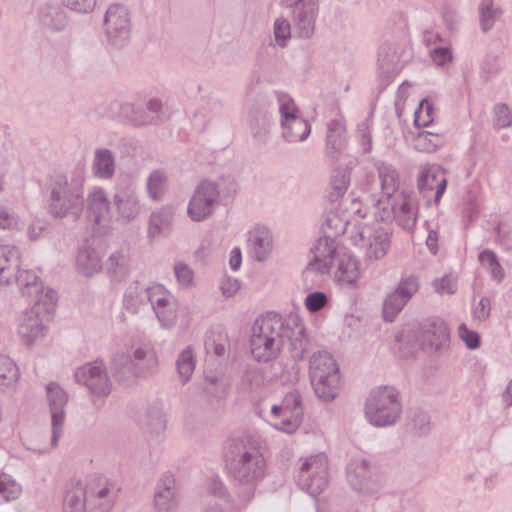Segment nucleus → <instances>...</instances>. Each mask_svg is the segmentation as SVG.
Segmentation results:
<instances>
[{"mask_svg": "<svg viewBox=\"0 0 512 512\" xmlns=\"http://www.w3.org/2000/svg\"><path fill=\"white\" fill-rule=\"evenodd\" d=\"M288 341L293 357L302 360L308 352V339L304 325L296 314L282 317L276 313H267L255 320L250 336V352L258 362L275 359Z\"/></svg>", "mask_w": 512, "mask_h": 512, "instance_id": "obj_1", "label": "nucleus"}, {"mask_svg": "<svg viewBox=\"0 0 512 512\" xmlns=\"http://www.w3.org/2000/svg\"><path fill=\"white\" fill-rule=\"evenodd\" d=\"M225 460L229 474L237 486L238 497L243 503L250 502L266 472V460L259 440L251 435L229 439Z\"/></svg>", "mask_w": 512, "mask_h": 512, "instance_id": "obj_2", "label": "nucleus"}, {"mask_svg": "<svg viewBox=\"0 0 512 512\" xmlns=\"http://www.w3.org/2000/svg\"><path fill=\"white\" fill-rule=\"evenodd\" d=\"M84 170L70 176L55 174L49 184L48 212L54 218L77 221L84 209Z\"/></svg>", "mask_w": 512, "mask_h": 512, "instance_id": "obj_3", "label": "nucleus"}, {"mask_svg": "<svg viewBox=\"0 0 512 512\" xmlns=\"http://www.w3.org/2000/svg\"><path fill=\"white\" fill-rule=\"evenodd\" d=\"M237 193V183L232 176H220L216 180H203L194 189L187 215L193 222L209 219L221 204L231 202Z\"/></svg>", "mask_w": 512, "mask_h": 512, "instance_id": "obj_4", "label": "nucleus"}, {"mask_svg": "<svg viewBox=\"0 0 512 512\" xmlns=\"http://www.w3.org/2000/svg\"><path fill=\"white\" fill-rule=\"evenodd\" d=\"M111 372L119 381L148 378L157 373L159 359L150 345L132 347L126 352L116 353L111 360Z\"/></svg>", "mask_w": 512, "mask_h": 512, "instance_id": "obj_5", "label": "nucleus"}, {"mask_svg": "<svg viewBox=\"0 0 512 512\" xmlns=\"http://www.w3.org/2000/svg\"><path fill=\"white\" fill-rule=\"evenodd\" d=\"M364 413L374 427L395 425L402 415L399 392L391 386L374 388L366 398Z\"/></svg>", "mask_w": 512, "mask_h": 512, "instance_id": "obj_6", "label": "nucleus"}, {"mask_svg": "<svg viewBox=\"0 0 512 512\" xmlns=\"http://www.w3.org/2000/svg\"><path fill=\"white\" fill-rule=\"evenodd\" d=\"M309 377L315 394L323 401L330 402L339 391L340 375L333 357L325 351L312 354L309 359Z\"/></svg>", "mask_w": 512, "mask_h": 512, "instance_id": "obj_7", "label": "nucleus"}, {"mask_svg": "<svg viewBox=\"0 0 512 512\" xmlns=\"http://www.w3.org/2000/svg\"><path fill=\"white\" fill-rule=\"evenodd\" d=\"M377 221L396 223L405 230H412L418 218V204L415 196L402 190L394 198L379 199L374 206Z\"/></svg>", "mask_w": 512, "mask_h": 512, "instance_id": "obj_8", "label": "nucleus"}, {"mask_svg": "<svg viewBox=\"0 0 512 512\" xmlns=\"http://www.w3.org/2000/svg\"><path fill=\"white\" fill-rule=\"evenodd\" d=\"M349 234L352 243L364 250V259L366 261H379L390 250L391 237L382 226L355 222Z\"/></svg>", "mask_w": 512, "mask_h": 512, "instance_id": "obj_9", "label": "nucleus"}, {"mask_svg": "<svg viewBox=\"0 0 512 512\" xmlns=\"http://www.w3.org/2000/svg\"><path fill=\"white\" fill-rule=\"evenodd\" d=\"M258 414L277 430L289 434L295 432L303 419V407L299 392H288L280 404L271 405L268 413L261 409Z\"/></svg>", "mask_w": 512, "mask_h": 512, "instance_id": "obj_10", "label": "nucleus"}, {"mask_svg": "<svg viewBox=\"0 0 512 512\" xmlns=\"http://www.w3.org/2000/svg\"><path fill=\"white\" fill-rule=\"evenodd\" d=\"M274 96L280 114L283 139L289 143L304 141L311 133L309 122L299 114L294 100L288 94L275 92Z\"/></svg>", "mask_w": 512, "mask_h": 512, "instance_id": "obj_11", "label": "nucleus"}, {"mask_svg": "<svg viewBox=\"0 0 512 512\" xmlns=\"http://www.w3.org/2000/svg\"><path fill=\"white\" fill-rule=\"evenodd\" d=\"M317 258L309 262L307 271H315L320 274L333 273L335 281L343 286L352 287L360 278L359 261L342 247H336V251L331 254L326 262V269H320Z\"/></svg>", "mask_w": 512, "mask_h": 512, "instance_id": "obj_12", "label": "nucleus"}, {"mask_svg": "<svg viewBox=\"0 0 512 512\" xmlns=\"http://www.w3.org/2000/svg\"><path fill=\"white\" fill-rule=\"evenodd\" d=\"M350 221L339 214L337 211H329L326 213L324 221L321 225L323 237H320L314 247L312 253L317 258L315 265H320V269H326L327 259L339 247L336 238L344 234L350 226Z\"/></svg>", "mask_w": 512, "mask_h": 512, "instance_id": "obj_13", "label": "nucleus"}, {"mask_svg": "<svg viewBox=\"0 0 512 512\" xmlns=\"http://www.w3.org/2000/svg\"><path fill=\"white\" fill-rule=\"evenodd\" d=\"M46 400L51 415V443L50 448L34 449L28 448L38 455H44L58 445L59 439L64 433V425L66 420L65 408L68 404V393L60 386L59 383L51 381L45 386Z\"/></svg>", "mask_w": 512, "mask_h": 512, "instance_id": "obj_14", "label": "nucleus"}, {"mask_svg": "<svg viewBox=\"0 0 512 512\" xmlns=\"http://www.w3.org/2000/svg\"><path fill=\"white\" fill-rule=\"evenodd\" d=\"M298 484L311 496L321 494L328 485V460L324 454L301 459Z\"/></svg>", "mask_w": 512, "mask_h": 512, "instance_id": "obj_15", "label": "nucleus"}, {"mask_svg": "<svg viewBox=\"0 0 512 512\" xmlns=\"http://www.w3.org/2000/svg\"><path fill=\"white\" fill-rule=\"evenodd\" d=\"M88 512H109L118 497L119 488L104 476L92 475L84 480Z\"/></svg>", "mask_w": 512, "mask_h": 512, "instance_id": "obj_16", "label": "nucleus"}, {"mask_svg": "<svg viewBox=\"0 0 512 512\" xmlns=\"http://www.w3.org/2000/svg\"><path fill=\"white\" fill-rule=\"evenodd\" d=\"M14 283L17 284L22 296L34 305H42L47 312L55 306L56 292L53 289L44 292L43 283L34 271L20 268L15 273Z\"/></svg>", "mask_w": 512, "mask_h": 512, "instance_id": "obj_17", "label": "nucleus"}, {"mask_svg": "<svg viewBox=\"0 0 512 512\" xmlns=\"http://www.w3.org/2000/svg\"><path fill=\"white\" fill-rule=\"evenodd\" d=\"M104 27L109 43L117 48L124 47L131 34V19L127 7L119 3L110 5L105 13Z\"/></svg>", "mask_w": 512, "mask_h": 512, "instance_id": "obj_18", "label": "nucleus"}, {"mask_svg": "<svg viewBox=\"0 0 512 512\" xmlns=\"http://www.w3.org/2000/svg\"><path fill=\"white\" fill-rule=\"evenodd\" d=\"M114 218L121 223L136 220L143 211V203L134 184L119 185L113 195Z\"/></svg>", "mask_w": 512, "mask_h": 512, "instance_id": "obj_19", "label": "nucleus"}, {"mask_svg": "<svg viewBox=\"0 0 512 512\" xmlns=\"http://www.w3.org/2000/svg\"><path fill=\"white\" fill-rule=\"evenodd\" d=\"M347 479L360 494L374 495L380 490L378 476L371 464L360 457L353 458L347 466Z\"/></svg>", "mask_w": 512, "mask_h": 512, "instance_id": "obj_20", "label": "nucleus"}, {"mask_svg": "<svg viewBox=\"0 0 512 512\" xmlns=\"http://www.w3.org/2000/svg\"><path fill=\"white\" fill-rule=\"evenodd\" d=\"M419 290V280L414 275L401 277L393 291L387 294L383 303V317L392 322L397 314Z\"/></svg>", "mask_w": 512, "mask_h": 512, "instance_id": "obj_21", "label": "nucleus"}, {"mask_svg": "<svg viewBox=\"0 0 512 512\" xmlns=\"http://www.w3.org/2000/svg\"><path fill=\"white\" fill-rule=\"evenodd\" d=\"M41 306L32 307L19 318L17 333L22 343L32 347L41 343L48 334L45 316L41 314Z\"/></svg>", "mask_w": 512, "mask_h": 512, "instance_id": "obj_22", "label": "nucleus"}, {"mask_svg": "<svg viewBox=\"0 0 512 512\" xmlns=\"http://www.w3.org/2000/svg\"><path fill=\"white\" fill-rule=\"evenodd\" d=\"M272 96L258 94L255 103L248 110V129L254 140L265 142L273 124L272 114L268 111Z\"/></svg>", "mask_w": 512, "mask_h": 512, "instance_id": "obj_23", "label": "nucleus"}, {"mask_svg": "<svg viewBox=\"0 0 512 512\" xmlns=\"http://www.w3.org/2000/svg\"><path fill=\"white\" fill-rule=\"evenodd\" d=\"M75 380L95 396L105 397L111 392V381L102 362L95 361L77 368Z\"/></svg>", "mask_w": 512, "mask_h": 512, "instance_id": "obj_24", "label": "nucleus"}, {"mask_svg": "<svg viewBox=\"0 0 512 512\" xmlns=\"http://www.w3.org/2000/svg\"><path fill=\"white\" fill-rule=\"evenodd\" d=\"M87 216L99 227H108L114 219V211L107 193L102 187H92L86 197Z\"/></svg>", "mask_w": 512, "mask_h": 512, "instance_id": "obj_25", "label": "nucleus"}, {"mask_svg": "<svg viewBox=\"0 0 512 512\" xmlns=\"http://www.w3.org/2000/svg\"><path fill=\"white\" fill-rule=\"evenodd\" d=\"M292 10L293 33L298 38L308 39L315 31L319 13V0H311L289 7Z\"/></svg>", "mask_w": 512, "mask_h": 512, "instance_id": "obj_26", "label": "nucleus"}, {"mask_svg": "<svg viewBox=\"0 0 512 512\" xmlns=\"http://www.w3.org/2000/svg\"><path fill=\"white\" fill-rule=\"evenodd\" d=\"M416 342L422 349L438 351L449 340V331L446 323L441 319H431L421 324L417 331Z\"/></svg>", "mask_w": 512, "mask_h": 512, "instance_id": "obj_27", "label": "nucleus"}, {"mask_svg": "<svg viewBox=\"0 0 512 512\" xmlns=\"http://www.w3.org/2000/svg\"><path fill=\"white\" fill-rule=\"evenodd\" d=\"M417 186L424 197H429L434 192V202L438 204L447 187V179L444 170L435 164L421 167L417 178Z\"/></svg>", "mask_w": 512, "mask_h": 512, "instance_id": "obj_28", "label": "nucleus"}, {"mask_svg": "<svg viewBox=\"0 0 512 512\" xmlns=\"http://www.w3.org/2000/svg\"><path fill=\"white\" fill-rule=\"evenodd\" d=\"M162 110L160 99L151 98L145 106L125 103L121 106V114L135 125H146L156 121Z\"/></svg>", "mask_w": 512, "mask_h": 512, "instance_id": "obj_29", "label": "nucleus"}, {"mask_svg": "<svg viewBox=\"0 0 512 512\" xmlns=\"http://www.w3.org/2000/svg\"><path fill=\"white\" fill-rule=\"evenodd\" d=\"M251 255L258 262H265L272 254L274 243L272 232L265 226H256L248 236Z\"/></svg>", "mask_w": 512, "mask_h": 512, "instance_id": "obj_30", "label": "nucleus"}, {"mask_svg": "<svg viewBox=\"0 0 512 512\" xmlns=\"http://www.w3.org/2000/svg\"><path fill=\"white\" fill-rule=\"evenodd\" d=\"M22 257L18 247L14 245L0 246V286L14 283L15 273L21 267Z\"/></svg>", "mask_w": 512, "mask_h": 512, "instance_id": "obj_31", "label": "nucleus"}, {"mask_svg": "<svg viewBox=\"0 0 512 512\" xmlns=\"http://www.w3.org/2000/svg\"><path fill=\"white\" fill-rule=\"evenodd\" d=\"M151 285L145 286L138 281L128 285L123 294V308L130 314L144 311L150 302Z\"/></svg>", "mask_w": 512, "mask_h": 512, "instance_id": "obj_32", "label": "nucleus"}, {"mask_svg": "<svg viewBox=\"0 0 512 512\" xmlns=\"http://www.w3.org/2000/svg\"><path fill=\"white\" fill-rule=\"evenodd\" d=\"M154 504L156 512H175L177 509L176 481L172 475H165L158 482Z\"/></svg>", "mask_w": 512, "mask_h": 512, "instance_id": "obj_33", "label": "nucleus"}, {"mask_svg": "<svg viewBox=\"0 0 512 512\" xmlns=\"http://www.w3.org/2000/svg\"><path fill=\"white\" fill-rule=\"evenodd\" d=\"M115 153L105 147H97L93 152L91 171L94 177L101 180H111L116 173Z\"/></svg>", "mask_w": 512, "mask_h": 512, "instance_id": "obj_34", "label": "nucleus"}, {"mask_svg": "<svg viewBox=\"0 0 512 512\" xmlns=\"http://www.w3.org/2000/svg\"><path fill=\"white\" fill-rule=\"evenodd\" d=\"M37 19L43 28L50 31H62L68 23L65 11L56 3L42 4L38 8Z\"/></svg>", "mask_w": 512, "mask_h": 512, "instance_id": "obj_35", "label": "nucleus"}, {"mask_svg": "<svg viewBox=\"0 0 512 512\" xmlns=\"http://www.w3.org/2000/svg\"><path fill=\"white\" fill-rule=\"evenodd\" d=\"M84 480H71L63 501L64 512H88Z\"/></svg>", "mask_w": 512, "mask_h": 512, "instance_id": "obj_36", "label": "nucleus"}, {"mask_svg": "<svg viewBox=\"0 0 512 512\" xmlns=\"http://www.w3.org/2000/svg\"><path fill=\"white\" fill-rule=\"evenodd\" d=\"M104 268L113 281L123 280L130 272L131 261L127 249L112 252L107 258Z\"/></svg>", "mask_w": 512, "mask_h": 512, "instance_id": "obj_37", "label": "nucleus"}, {"mask_svg": "<svg viewBox=\"0 0 512 512\" xmlns=\"http://www.w3.org/2000/svg\"><path fill=\"white\" fill-rule=\"evenodd\" d=\"M76 267L84 276L92 277L102 270V257L95 248L91 246H83L78 251Z\"/></svg>", "mask_w": 512, "mask_h": 512, "instance_id": "obj_38", "label": "nucleus"}, {"mask_svg": "<svg viewBox=\"0 0 512 512\" xmlns=\"http://www.w3.org/2000/svg\"><path fill=\"white\" fill-rule=\"evenodd\" d=\"M377 171L383 195L382 199L394 198L396 194L401 192L399 191L400 175L398 171L392 165L386 163H379Z\"/></svg>", "mask_w": 512, "mask_h": 512, "instance_id": "obj_39", "label": "nucleus"}, {"mask_svg": "<svg viewBox=\"0 0 512 512\" xmlns=\"http://www.w3.org/2000/svg\"><path fill=\"white\" fill-rule=\"evenodd\" d=\"M345 125L342 120L334 119L328 123L326 136V153L331 159H336L344 147Z\"/></svg>", "mask_w": 512, "mask_h": 512, "instance_id": "obj_40", "label": "nucleus"}, {"mask_svg": "<svg viewBox=\"0 0 512 512\" xmlns=\"http://www.w3.org/2000/svg\"><path fill=\"white\" fill-rule=\"evenodd\" d=\"M173 211L170 207H162L153 211L148 223V236L156 238L171 226Z\"/></svg>", "mask_w": 512, "mask_h": 512, "instance_id": "obj_41", "label": "nucleus"}, {"mask_svg": "<svg viewBox=\"0 0 512 512\" xmlns=\"http://www.w3.org/2000/svg\"><path fill=\"white\" fill-rule=\"evenodd\" d=\"M168 184V175L164 169H155L150 172L146 180V192L153 201L163 198Z\"/></svg>", "mask_w": 512, "mask_h": 512, "instance_id": "obj_42", "label": "nucleus"}, {"mask_svg": "<svg viewBox=\"0 0 512 512\" xmlns=\"http://www.w3.org/2000/svg\"><path fill=\"white\" fill-rule=\"evenodd\" d=\"M141 426L145 427L150 433L159 434L166 428V417L160 405L149 407L144 415L140 417Z\"/></svg>", "mask_w": 512, "mask_h": 512, "instance_id": "obj_43", "label": "nucleus"}, {"mask_svg": "<svg viewBox=\"0 0 512 512\" xmlns=\"http://www.w3.org/2000/svg\"><path fill=\"white\" fill-rule=\"evenodd\" d=\"M446 142L443 134L431 131L419 132L414 140L413 146L417 151L425 153H433Z\"/></svg>", "mask_w": 512, "mask_h": 512, "instance_id": "obj_44", "label": "nucleus"}, {"mask_svg": "<svg viewBox=\"0 0 512 512\" xmlns=\"http://www.w3.org/2000/svg\"><path fill=\"white\" fill-rule=\"evenodd\" d=\"M481 266L490 274L493 281L501 283L505 278V271L500 264L496 253L490 249H485L478 255Z\"/></svg>", "mask_w": 512, "mask_h": 512, "instance_id": "obj_45", "label": "nucleus"}, {"mask_svg": "<svg viewBox=\"0 0 512 512\" xmlns=\"http://www.w3.org/2000/svg\"><path fill=\"white\" fill-rule=\"evenodd\" d=\"M196 360L193 349L188 346L177 356L176 368L182 383H187L195 370Z\"/></svg>", "mask_w": 512, "mask_h": 512, "instance_id": "obj_46", "label": "nucleus"}, {"mask_svg": "<svg viewBox=\"0 0 512 512\" xmlns=\"http://www.w3.org/2000/svg\"><path fill=\"white\" fill-rule=\"evenodd\" d=\"M20 377L16 363L6 355H0V390L15 385Z\"/></svg>", "mask_w": 512, "mask_h": 512, "instance_id": "obj_47", "label": "nucleus"}, {"mask_svg": "<svg viewBox=\"0 0 512 512\" xmlns=\"http://www.w3.org/2000/svg\"><path fill=\"white\" fill-rule=\"evenodd\" d=\"M502 10L495 6L493 0H481L479 4V17L481 29L489 31L494 23L500 18Z\"/></svg>", "mask_w": 512, "mask_h": 512, "instance_id": "obj_48", "label": "nucleus"}, {"mask_svg": "<svg viewBox=\"0 0 512 512\" xmlns=\"http://www.w3.org/2000/svg\"><path fill=\"white\" fill-rule=\"evenodd\" d=\"M176 301L175 297L161 284L151 285L150 306L155 312Z\"/></svg>", "mask_w": 512, "mask_h": 512, "instance_id": "obj_49", "label": "nucleus"}, {"mask_svg": "<svg viewBox=\"0 0 512 512\" xmlns=\"http://www.w3.org/2000/svg\"><path fill=\"white\" fill-rule=\"evenodd\" d=\"M22 492L21 485L6 473L0 474V496L6 501L17 499Z\"/></svg>", "mask_w": 512, "mask_h": 512, "instance_id": "obj_50", "label": "nucleus"}, {"mask_svg": "<svg viewBox=\"0 0 512 512\" xmlns=\"http://www.w3.org/2000/svg\"><path fill=\"white\" fill-rule=\"evenodd\" d=\"M350 183V173L347 170H335L331 176V197L338 198L342 196Z\"/></svg>", "mask_w": 512, "mask_h": 512, "instance_id": "obj_51", "label": "nucleus"}, {"mask_svg": "<svg viewBox=\"0 0 512 512\" xmlns=\"http://www.w3.org/2000/svg\"><path fill=\"white\" fill-rule=\"evenodd\" d=\"M434 107L427 99H422L419 108L414 113V123L418 127H427L434 120Z\"/></svg>", "mask_w": 512, "mask_h": 512, "instance_id": "obj_52", "label": "nucleus"}, {"mask_svg": "<svg viewBox=\"0 0 512 512\" xmlns=\"http://www.w3.org/2000/svg\"><path fill=\"white\" fill-rule=\"evenodd\" d=\"M410 429L419 435L426 434L430 429V417L423 410H413L409 419Z\"/></svg>", "mask_w": 512, "mask_h": 512, "instance_id": "obj_53", "label": "nucleus"}, {"mask_svg": "<svg viewBox=\"0 0 512 512\" xmlns=\"http://www.w3.org/2000/svg\"><path fill=\"white\" fill-rule=\"evenodd\" d=\"M264 384V375L258 369H248L241 380V388L246 392L258 390Z\"/></svg>", "mask_w": 512, "mask_h": 512, "instance_id": "obj_54", "label": "nucleus"}, {"mask_svg": "<svg viewBox=\"0 0 512 512\" xmlns=\"http://www.w3.org/2000/svg\"><path fill=\"white\" fill-rule=\"evenodd\" d=\"M177 306V301H174L154 312L162 328L170 329L175 325L177 320Z\"/></svg>", "mask_w": 512, "mask_h": 512, "instance_id": "obj_55", "label": "nucleus"}, {"mask_svg": "<svg viewBox=\"0 0 512 512\" xmlns=\"http://www.w3.org/2000/svg\"><path fill=\"white\" fill-rule=\"evenodd\" d=\"M293 26L285 18H277L274 22V37L278 45L285 46L287 40L291 37Z\"/></svg>", "mask_w": 512, "mask_h": 512, "instance_id": "obj_56", "label": "nucleus"}, {"mask_svg": "<svg viewBox=\"0 0 512 512\" xmlns=\"http://www.w3.org/2000/svg\"><path fill=\"white\" fill-rule=\"evenodd\" d=\"M494 127L497 129H503L512 125V112L506 104L499 103L494 107Z\"/></svg>", "mask_w": 512, "mask_h": 512, "instance_id": "obj_57", "label": "nucleus"}, {"mask_svg": "<svg viewBox=\"0 0 512 512\" xmlns=\"http://www.w3.org/2000/svg\"><path fill=\"white\" fill-rule=\"evenodd\" d=\"M434 290L441 295L454 294L457 290V279L449 274L435 279L432 283Z\"/></svg>", "mask_w": 512, "mask_h": 512, "instance_id": "obj_58", "label": "nucleus"}, {"mask_svg": "<svg viewBox=\"0 0 512 512\" xmlns=\"http://www.w3.org/2000/svg\"><path fill=\"white\" fill-rule=\"evenodd\" d=\"M176 279L182 287H190L194 285V272L185 263L179 262L174 266Z\"/></svg>", "mask_w": 512, "mask_h": 512, "instance_id": "obj_59", "label": "nucleus"}, {"mask_svg": "<svg viewBox=\"0 0 512 512\" xmlns=\"http://www.w3.org/2000/svg\"><path fill=\"white\" fill-rule=\"evenodd\" d=\"M327 302V295L324 292L316 291L306 296L304 304L309 312L315 313L324 308Z\"/></svg>", "mask_w": 512, "mask_h": 512, "instance_id": "obj_60", "label": "nucleus"}, {"mask_svg": "<svg viewBox=\"0 0 512 512\" xmlns=\"http://www.w3.org/2000/svg\"><path fill=\"white\" fill-rule=\"evenodd\" d=\"M62 3L69 10L79 14L91 13L96 6V0H62Z\"/></svg>", "mask_w": 512, "mask_h": 512, "instance_id": "obj_61", "label": "nucleus"}, {"mask_svg": "<svg viewBox=\"0 0 512 512\" xmlns=\"http://www.w3.org/2000/svg\"><path fill=\"white\" fill-rule=\"evenodd\" d=\"M430 56L437 66H444L453 59L452 52L449 47L439 46L431 49Z\"/></svg>", "mask_w": 512, "mask_h": 512, "instance_id": "obj_62", "label": "nucleus"}, {"mask_svg": "<svg viewBox=\"0 0 512 512\" xmlns=\"http://www.w3.org/2000/svg\"><path fill=\"white\" fill-rule=\"evenodd\" d=\"M491 311V301L488 297H482L472 308L473 318L478 321H485Z\"/></svg>", "mask_w": 512, "mask_h": 512, "instance_id": "obj_63", "label": "nucleus"}, {"mask_svg": "<svg viewBox=\"0 0 512 512\" xmlns=\"http://www.w3.org/2000/svg\"><path fill=\"white\" fill-rule=\"evenodd\" d=\"M241 283L238 279L232 277H225L222 279L220 289L224 297H234L240 290Z\"/></svg>", "mask_w": 512, "mask_h": 512, "instance_id": "obj_64", "label": "nucleus"}]
</instances>
